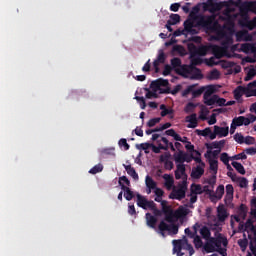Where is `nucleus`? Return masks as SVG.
Returning <instances> with one entry per match:
<instances>
[{
  "instance_id": "1",
  "label": "nucleus",
  "mask_w": 256,
  "mask_h": 256,
  "mask_svg": "<svg viewBox=\"0 0 256 256\" xmlns=\"http://www.w3.org/2000/svg\"><path fill=\"white\" fill-rule=\"evenodd\" d=\"M199 6H194L192 11L190 12L189 17L196 21L197 27H204L206 29H211L213 25V21H215V16H205V15H197L199 13Z\"/></svg>"
},
{
  "instance_id": "2",
  "label": "nucleus",
  "mask_w": 256,
  "mask_h": 256,
  "mask_svg": "<svg viewBox=\"0 0 256 256\" xmlns=\"http://www.w3.org/2000/svg\"><path fill=\"white\" fill-rule=\"evenodd\" d=\"M212 231H216L215 237L210 238V243H212L214 247L219 249L221 248V245H223V247H227V245H229V241L227 240V238L223 237V234L219 233V231H221V227H219V224H214L212 226Z\"/></svg>"
},
{
  "instance_id": "3",
  "label": "nucleus",
  "mask_w": 256,
  "mask_h": 256,
  "mask_svg": "<svg viewBox=\"0 0 256 256\" xmlns=\"http://www.w3.org/2000/svg\"><path fill=\"white\" fill-rule=\"evenodd\" d=\"M150 87L152 91H159L160 94L169 95L171 93V88H169V80L158 78L151 82Z\"/></svg>"
},
{
  "instance_id": "4",
  "label": "nucleus",
  "mask_w": 256,
  "mask_h": 256,
  "mask_svg": "<svg viewBox=\"0 0 256 256\" xmlns=\"http://www.w3.org/2000/svg\"><path fill=\"white\" fill-rule=\"evenodd\" d=\"M165 215V221L167 223H174L175 219H185L189 215V209L185 207H179L175 212L173 210Z\"/></svg>"
},
{
  "instance_id": "5",
  "label": "nucleus",
  "mask_w": 256,
  "mask_h": 256,
  "mask_svg": "<svg viewBox=\"0 0 256 256\" xmlns=\"http://www.w3.org/2000/svg\"><path fill=\"white\" fill-rule=\"evenodd\" d=\"M187 194V180H182L178 184V189L173 188L172 192L169 194V199H176L177 201H181L185 199Z\"/></svg>"
},
{
  "instance_id": "6",
  "label": "nucleus",
  "mask_w": 256,
  "mask_h": 256,
  "mask_svg": "<svg viewBox=\"0 0 256 256\" xmlns=\"http://www.w3.org/2000/svg\"><path fill=\"white\" fill-rule=\"evenodd\" d=\"M193 79H203V74L201 73V69L194 66L184 65L181 67L179 71V75H192Z\"/></svg>"
},
{
  "instance_id": "7",
  "label": "nucleus",
  "mask_w": 256,
  "mask_h": 256,
  "mask_svg": "<svg viewBox=\"0 0 256 256\" xmlns=\"http://www.w3.org/2000/svg\"><path fill=\"white\" fill-rule=\"evenodd\" d=\"M136 198V203L141 209L147 211V209L154 207L155 202L153 200H147V198L141 194H137Z\"/></svg>"
},
{
  "instance_id": "8",
  "label": "nucleus",
  "mask_w": 256,
  "mask_h": 256,
  "mask_svg": "<svg viewBox=\"0 0 256 256\" xmlns=\"http://www.w3.org/2000/svg\"><path fill=\"white\" fill-rule=\"evenodd\" d=\"M159 231H169L172 235H177L179 233V226L176 224H167L165 221H161L158 225Z\"/></svg>"
},
{
  "instance_id": "9",
  "label": "nucleus",
  "mask_w": 256,
  "mask_h": 256,
  "mask_svg": "<svg viewBox=\"0 0 256 256\" xmlns=\"http://www.w3.org/2000/svg\"><path fill=\"white\" fill-rule=\"evenodd\" d=\"M195 23H197V21L193 20V18H188L184 22V30L188 35H197V30L193 28L195 27Z\"/></svg>"
},
{
  "instance_id": "10",
  "label": "nucleus",
  "mask_w": 256,
  "mask_h": 256,
  "mask_svg": "<svg viewBox=\"0 0 256 256\" xmlns=\"http://www.w3.org/2000/svg\"><path fill=\"white\" fill-rule=\"evenodd\" d=\"M215 103L219 106V107H225L227 100L225 98H220L219 95H213L207 102L206 105H208V107H211V105H215Z\"/></svg>"
},
{
  "instance_id": "11",
  "label": "nucleus",
  "mask_w": 256,
  "mask_h": 256,
  "mask_svg": "<svg viewBox=\"0 0 256 256\" xmlns=\"http://www.w3.org/2000/svg\"><path fill=\"white\" fill-rule=\"evenodd\" d=\"M185 164H177L175 170V179L179 180L182 178V181H187V173L185 172Z\"/></svg>"
},
{
  "instance_id": "12",
  "label": "nucleus",
  "mask_w": 256,
  "mask_h": 256,
  "mask_svg": "<svg viewBox=\"0 0 256 256\" xmlns=\"http://www.w3.org/2000/svg\"><path fill=\"white\" fill-rule=\"evenodd\" d=\"M232 124L235 125L236 127H242V125H251V120H249V118L245 117V116H239V117H235L232 120Z\"/></svg>"
},
{
  "instance_id": "13",
  "label": "nucleus",
  "mask_w": 256,
  "mask_h": 256,
  "mask_svg": "<svg viewBox=\"0 0 256 256\" xmlns=\"http://www.w3.org/2000/svg\"><path fill=\"white\" fill-rule=\"evenodd\" d=\"M221 4L215 2H208L204 4V11H209V13H217L221 11Z\"/></svg>"
},
{
  "instance_id": "14",
  "label": "nucleus",
  "mask_w": 256,
  "mask_h": 256,
  "mask_svg": "<svg viewBox=\"0 0 256 256\" xmlns=\"http://www.w3.org/2000/svg\"><path fill=\"white\" fill-rule=\"evenodd\" d=\"M173 253H176L177 256H183L185 255L183 251V243L184 240H173Z\"/></svg>"
},
{
  "instance_id": "15",
  "label": "nucleus",
  "mask_w": 256,
  "mask_h": 256,
  "mask_svg": "<svg viewBox=\"0 0 256 256\" xmlns=\"http://www.w3.org/2000/svg\"><path fill=\"white\" fill-rule=\"evenodd\" d=\"M205 175V167L198 165L192 169L191 177L192 179H201Z\"/></svg>"
},
{
  "instance_id": "16",
  "label": "nucleus",
  "mask_w": 256,
  "mask_h": 256,
  "mask_svg": "<svg viewBox=\"0 0 256 256\" xmlns=\"http://www.w3.org/2000/svg\"><path fill=\"white\" fill-rule=\"evenodd\" d=\"M205 147L208 150L217 149V150L221 151V149H223V147H225V140L214 141L212 143H206Z\"/></svg>"
},
{
  "instance_id": "17",
  "label": "nucleus",
  "mask_w": 256,
  "mask_h": 256,
  "mask_svg": "<svg viewBox=\"0 0 256 256\" xmlns=\"http://www.w3.org/2000/svg\"><path fill=\"white\" fill-rule=\"evenodd\" d=\"M253 36L250 35L247 31H239L236 33V40L237 41H251Z\"/></svg>"
},
{
  "instance_id": "18",
  "label": "nucleus",
  "mask_w": 256,
  "mask_h": 256,
  "mask_svg": "<svg viewBox=\"0 0 256 256\" xmlns=\"http://www.w3.org/2000/svg\"><path fill=\"white\" fill-rule=\"evenodd\" d=\"M186 122L189 123L187 125L188 129H195L197 127L198 122H197V114H191L186 117Z\"/></svg>"
},
{
  "instance_id": "19",
  "label": "nucleus",
  "mask_w": 256,
  "mask_h": 256,
  "mask_svg": "<svg viewBox=\"0 0 256 256\" xmlns=\"http://www.w3.org/2000/svg\"><path fill=\"white\" fill-rule=\"evenodd\" d=\"M163 179L165 181L164 185L168 191H171L173 189V185H175V179H173V176L169 174H164Z\"/></svg>"
},
{
  "instance_id": "20",
  "label": "nucleus",
  "mask_w": 256,
  "mask_h": 256,
  "mask_svg": "<svg viewBox=\"0 0 256 256\" xmlns=\"http://www.w3.org/2000/svg\"><path fill=\"white\" fill-rule=\"evenodd\" d=\"M123 167L127 172V174L130 175L132 179H134V181H139V174H137V171H135L134 167H132L131 165H125V164H123Z\"/></svg>"
},
{
  "instance_id": "21",
  "label": "nucleus",
  "mask_w": 256,
  "mask_h": 256,
  "mask_svg": "<svg viewBox=\"0 0 256 256\" xmlns=\"http://www.w3.org/2000/svg\"><path fill=\"white\" fill-rule=\"evenodd\" d=\"M205 189H207V186L203 187L201 186V184H195L193 183L190 187V193L192 195H202V193L205 191Z\"/></svg>"
},
{
  "instance_id": "22",
  "label": "nucleus",
  "mask_w": 256,
  "mask_h": 256,
  "mask_svg": "<svg viewBox=\"0 0 256 256\" xmlns=\"http://www.w3.org/2000/svg\"><path fill=\"white\" fill-rule=\"evenodd\" d=\"M146 223L151 229H156L157 227V217L151 215V213H146Z\"/></svg>"
},
{
  "instance_id": "23",
  "label": "nucleus",
  "mask_w": 256,
  "mask_h": 256,
  "mask_svg": "<svg viewBox=\"0 0 256 256\" xmlns=\"http://www.w3.org/2000/svg\"><path fill=\"white\" fill-rule=\"evenodd\" d=\"M213 93H215V86L214 85L207 86L206 91L204 92V95H203L205 105H207V102L209 101V99H211V95H213Z\"/></svg>"
},
{
  "instance_id": "24",
  "label": "nucleus",
  "mask_w": 256,
  "mask_h": 256,
  "mask_svg": "<svg viewBox=\"0 0 256 256\" xmlns=\"http://www.w3.org/2000/svg\"><path fill=\"white\" fill-rule=\"evenodd\" d=\"M214 131L219 137H227L229 135V127L214 126Z\"/></svg>"
},
{
  "instance_id": "25",
  "label": "nucleus",
  "mask_w": 256,
  "mask_h": 256,
  "mask_svg": "<svg viewBox=\"0 0 256 256\" xmlns=\"http://www.w3.org/2000/svg\"><path fill=\"white\" fill-rule=\"evenodd\" d=\"M218 212V220L223 223L227 219V210L225 209V206L219 205L217 208Z\"/></svg>"
},
{
  "instance_id": "26",
  "label": "nucleus",
  "mask_w": 256,
  "mask_h": 256,
  "mask_svg": "<svg viewBox=\"0 0 256 256\" xmlns=\"http://www.w3.org/2000/svg\"><path fill=\"white\" fill-rule=\"evenodd\" d=\"M200 235L203 239H205L206 241L211 240L213 237H211V230L209 229V227L207 226H203L200 229Z\"/></svg>"
},
{
  "instance_id": "27",
  "label": "nucleus",
  "mask_w": 256,
  "mask_h": 256,
  "mask_svg": "<svg viewBox=\"0 0 256 256\" xmlns=\"http://www.w3.org/2000/svg\"><path fill=\"white\" fill-rule=\"evenodd\" d=\"M175 163H179V165H183L185 163V152L183 150L178 151V153L174 154Z\"/></svg>"
},
{
  "instance_id": "28",
  "label": "nucleus",
  "mask_w": 256,
  "mask_h": 256,
  "mask_svg": "<svg viewBox=\"0 0 256 256\" xmlns=\"http://www.w3.org/2000/svg\"><path fill=\"white\" fill-rule=\"evenodd\" d=\"M122 191H124V198L126 201H131L135 197V194L133 191H131V188L127 186H122Z\"/></svg>"
},
{
  "instance_id": "29",
  "label": "nucleus",
  "mask_w": 256,
  "mask_h": 256,
  "mask_svg": "<svg viewBox=\"0 0 256 256\" xmlns=\"http://www.w3.org/2000/svg\"><path fill=\"white\" fill-rule=\"evenodd\" d=\"M247 211H248L247 205L241 204L237 210V213L239 217H241V219L245 220L247 219Z\"/></svg>"
},
{
  "instance_id": "30",
  "label": "nucleus",
  "mask_w": 256,
  "mask_h": 256,
  "mask_svg": "<svg viewBox=\"0 0 256 256\" xmlns=\"http://www.w3.org/2000/svg\"><path fill=\"white\" fill-rule=\"evenodd\" d=\"M232 43H233V36L228 34L223 39L221 45H222L223 49H229V47H231Z\"/></svg>"
},
{
  "instance_id": "31",
  "label": "nucleus",
  "mask_w": 256,
  "mask_h": 256,
  "mask_svg": "<svg viewBox=\"0 0 256 256\" xmlns=\"http://www.w3.org/2000/svg\"><path fill=\"white\" fill-rule=\"evenodd\" d=\"M118 184L120 185L121 189H123V187H131V181L129 178H127V176L119 177Z\"/></svg>"
},
{
  "instance_id": "32",
  "label": "nucleus",
  "mask_w": 256,
  "mask_h": 256,
  "mask_svg": "<svg viewBox=\"0 0 256 256\" xmlns=\"http://www.w3.org/2000/svg\"><path fill=\"white\" fill-rule=\"evenodd\" d=\"M232 167H234V169H236L237 172L240 173V175H245L246 171H245V167L243 166V164L237 162V161H233L231 163Z\"/></svg>"
},
{
  "instance_id": "33",
  "label": "nucleus",
  "mask_w": 256,
  "mask_h": 256,
  "mask_svg": "<svg viewBox=\"0 0 256 256\" xmlns=\"http://www.w3.org/2000/svg\"><path fill=\"white\" fill-rule=\"evenodd\" d=\"M223 195H225V186L219 185L213 197H215V199L220 200V199H223Z\"/></svg>"
},
{
  "instance_id": "34",
  "label": "nucleus",
  "mask_w": 256,
  "mask_h": 256,
  "mask_svg": "<svg viewBox=\"0 0 256 256\" xmlns=\"http://www.w3.org/2000/svg\"><path fill=\"white\" fill-rule=\"evenodd\" d=\"M210 171H213L214 175H217V171H219V161L209 159Z\"/></svg>"
},
{
  "instance_id": "35",
  "label": "nucleus",
  "mask_w": 256,
  "mask_h": 256,
  "mask_svg": "<svg viewBox=\"0 0 256 256\" xmlns=\"http://www.w3.org/2000/svg\"><path fill=\"white\" fill-rule=\"evenodd\" d=\"M145 183H146V187L150 189H156L157 187V182H155V180H153V178L149 175L146 176Z\"/></svg>"
},
{
  "instance_id": "36",
  "label": "nucleus",
  "mask_w": 256,
  "mask_h": 256,
  "mask_svg": "<svg viewBox=\"0 0 256 256\" xmlns=\"http://www.w3.org/2000/svg\"><path fill=\"white\" fill-rule=\"evenodd\" d=\"M244 94V87L243 86H238L235 90H234V98L236 99V101H239V99H241V97H243Z\"/></svg>"
},
{
  "instance_id": "37",
  "label": "nucleus",
  "mask_w": 256,
  "mask_h": 256,
  "mask_svg": "<svg viewBox=\"0 0 256 256\" xmlns=\"http://www.w3.org/2000/svg\"><path fill=\"white\" fill-rule=\"evenodd\" d=\"M182 249H184L185 251H189L190 256L195 254V249H193V245L189 244L187 240H184V243L182 244Z\"/></svg>"
},
{
  "instance_id": "38",
  "label": "nucleus",
  "mask_w": 256,
  "mask_h": 256,
  "mask_svg": "<svg viewBox=\"0 0 256 256\" xmlns=\"http://www.w3.org/2000/svg\"><path fill=\"white\" fill-rule=\"evenodd\" d=\"M158 146H155V144H152V151L153 153L159 154L161 151H167V146H163L161 143H157Z\"/></svg>"
},
{
  "instance_id": "39",
  "label": "nucleus",
  "mask_w": 256,
  "mask_h": 256,
  "mask_svg": "<svg viewBox=\"0 0 256 256\" xmlns=\"http://www.w3.org/2000/svg\"><path fill=\"white\" fill-rule=\"evenodd\" d=\"M161 117H167V115H173V109H168L165 104L160 105Z\"/></svg>"
},
{
  "instance_id": "40",
  "label": "nucleus",
  "mask_w": 256,
  "mask_h": 256,
  "mask_svg": "<svg viewBox=\"0 0 256 256\" xmlns=\"http://www.w3.org/2000/svg\"><path fill=\"white\" fill-rule=\"evenodd\" d=\"M193 49H194V54L195 55H200L202 57L207 55V48L205 46H201L199 48L193 46Z\"/></svg>"
},
{
  "instance_id": "41",
  "label": "nucleus",
  "mask_w": 256,
  "mask_h": 256,
  "mask_svg": "<svg viewBox=\"0 0 256 256\" xmlns=\"http://www.w3.org/2000/svg\"><path fill=\"white\" fill-rule=\"evenodd\" d=\"M204 251L206 253H215V246L214 244L211 242V240H208V242L205 243L204 245Z\"/></svg>"
},
{
  "instance_id": "42",
  "label": "nucleus",
  "mask_w": 256,
  "mask_h": 256,
  "mask_svg": "<svg viewBox=\"0 0 256 256\" xmlns=\"http://www.w3.org/2000/svg\"><path fill=\"white\" fill-rule=\"evenodd\" d=\"M221 153V150H208L207 153L205 154V157H208V159H211L213 157L214 160H217V157H219V154Z\"/></svg>"
},
{
  "instance_id": "43",
  "label": "nucleus",
  "mask_w": 256,
  "mask_h": 256,
  "mask_svg": "<svg viewBox=\"0 0 256 256\" xmlns=\"http://www.w3.org/2000/svg\"><path fill=\"white\" fill-rule=\"evenodd\" d=\"M165 134L168 135L169 137H173L174 141L181 139V135L177 134V132H175L174 129L166 130Z\"/></svg>"
},
{
  "instance_id": "44",
  "label": "nucleus",
  "mask_w": 256,
  "mask_h": 256,
  "mask_svg": "<svg viewBox=\"0 0 256 256\" xmlns=\"http://www.w3.org/2000/svg\"><path fill=\"white\" fill-rule=\"evenodd\" d=\"M101 171H103V164H97L89 170V173L91 175H97V173H101Z\"/></svg>"
},
{
  "instance_id": "45",
  "label": "nucleus",
  "mask_w": 256,
  "mask_h": 256,
  "mask_svg": "<svg viewBox=\"0 0 256 256\" xmlns=\"http://www.w3.org/2000/svg\"><path fill=\"white\" fill-rule=\"evenodd\" d=\"M162 213H164V215H166L167 213H171L173 211V209H171V206L167 205V200H163L162 204Z\"/></svg>"
},
{
  "instance_id": "46",
  "label": "nucleus",
  "mask_w": 256,
  "mask_h": 256,
  "mask_svg": "<svg viewBox=\"0 0 256 256\" xmlns=\"http://www.w3.org/2000/svg\"><path fill=\"white\" fill-rule=\"evenodd\" d=\"M171 65H172L173 69H177V67H180V69L178 70V73H179V71H181V67H183L181 65V59L180 58H172L171 59Z\"/></svg>"
},
{
  "instance_id": "47",
  "label": "nucleus",
  "mask_w": 256,
  "mask_h": 256,
  "mask_svg": "<svg viewBox=\"0 0 256 256\" xmlns=\"http://www.w3.org/2000/svg\"><path fill=\"white\" fill-rule=\"evenodd\" d=\"M172 25H177L181 21V16L179 14H171L168 20Z\"/></svg>"
},
{
  "instance_id": "48",
  "label": "nucleus",
  "mask_w": 256,
  "mask_h": 256,
  "mask_svg": "<svg viewBox=\"0 0 256 256\" xmlns=\"http://www.w3.org/2000/svg\"><path fill=\"white\" fill-rule=\"evenodd\" d=\"M194 245L196 247V249H201V247H203V240H201V236L196 235L194 238Z\"/></svg>"
},
{
  "instance_id": "49",
  "label": "nucleus",
  "mask_w": 256,
  "mask_h": 256,
  "mask_svg": "<svg viewBox=\"0 0 256 256\" xmlns=\"http://www.w3.org/2000/svg\"><path fill=\"white\" fill-rule=\"evenodd\" d=\"M195 153L197 156L196 157L193 156V161H195L196 163H199V165L201 167H205V162H203V160H201V152L195 151Z\"/></svg>"
},
{
  "instance_id": "50",
  "label": "nucleus",
  "mask_w": 256,
  "mask_h": 256,
  "mask_svg": "<svg viewBox=\"0 0 256 256\" xmlns=\"http://www.w3.org/2000/svg\"><path fill=\"white\" fill-rule=\"evenodd\" d=\"M221 76V73L219 72V70L214 69L210 72L209 74V79L210 80H215V79H219V77Z\"/></svg>"
},
{
  "instance_id": "51",
  "label": "nucleus",
  "mask_w": 256,
  "mask_h": 256,
  "mask_svg": "<svg viewBox=\"0 0 256 256\" xmlns=\"http://www.w3.org/2000/svg\"><path fill=\"white\" fill-rule=\"evenodd\" d=\"M234 141L240 145H243V143H245V137L242 134L236 133L234 135Z\"/></svg>"
},
{
  "instance_id": "52",
  "label": "nucleus",
  "mask_w": 256,
  "mask_h": 256,
  "mask_svg": "<svg viewBox=\"0 0 256 256\" xmlns=\"http://www.w3.org/2000/svg\"><path fill=\"white\" fill-rule=\"evenodd\" d=\"M231 159L233 161H239L240 159L245 160V159H247V154H245V152H241L239 154L232 156Z\"/></svg>"
},
{
  "instance_id": "53",
  "label": "nucleus",
  "mask_w": 256,
  "mask_h": 256,
  "mask_svg": "<svg viewBox=\"0 0 256 256\" xmlns=\"http://www.w3.org/2000/svg\"><path fill=\"white\" fill-rule=\"evenodd\" d=\"M135 99L139 102L141 109H145V107H147V103L145 102V98L143 96H136Z\"/></svg>"
},
{
  "instance_id": "54",
  "label": "nucleus",
  "mask_w": 256,
  "mask_h": 256,
  "mask_svg": "<svg viewBox=\"0 0 256 256\" xmlns=\"http://www.w3.org/2000/svg\"><path fill=\"white\" fill-rule=\"evenodd\" d=\"M204 91H205V88H200V89H197V90H195V88H194V89H192V96L194 98L201 97V95H203Z\"/></svg>"
},
{
  "instance_id": "55",
  "label": "nucleus",
  "mask_w": 256,
  "mask_h": 256,
  "mask_svg": "<svg viewBox=\"0 0 256 256\" xmlns=\"http://www.w3.org/2000/svg\"><path fill=\"white\" fill-rule=\"evenodd\" d=\"M256 76V70L255 69H250L247 73V76L244 78L245 81H251L253 77Z\"/></svg>"
},
{
  "instance_id": "56",
  "label": "nucleus",
  "mask_w": 256,
  "mask_h": 256,
  "mask_svg": "<svg viewBox=\"0 0 256 256\" xmlns=\"http://www.w3.org/2000/svg\"><path fill=\"white\" fill-rule=\"evenodd\" d=\"M195 107H196V106H195L194 103L189 102V103L186 105L184 111H185V113H193V111H195Z\"/></svg>"
},
{
  "instance_id": "57",
  "label": "nucleus",
  "mask_w": 256,
  "mask_h": 256,
  "mask_svg": "<svg viewBox=\"0 0 256 256\" xmlns=\"http://www.w3.org/2000/svg\"><path fill=\"white\" fill-rule=\"evenodd\" d=\"M245 229H250L252 231H255V225H253V219L249 218L246 223L244 224Z\"/></svg>"
},
{
  "instance_id": "58",
  "label": "nucleus",
  "mask_w": 256,
  "mask_h": 256,
  "mask_svg": "<svg viewBox=\"0 0 256 256\" xmlns=\"http://www.w3.org/2000/svg\"><path fill=\"white\" fill-rule=\"evenodd\" d=\"M161 122V118H152L147 122L148 127H155L157 123Z\"/></svg>"
},
{
  "instance_id": "59",
  "label": "nucleus",
  "mask_w": 256,
  "mask_h": 256,
  "mask_svg": "<svg viewBox=\"0 0 256 256\" xmlns=\"http://www.w3.org/2000/svg\"><path fill=\"white\" fill-rule=\"evenodd\" d=\"M220 161H222V163H224V165H228V163H229V154H227V152H223L220 155Z\"/></svg>"
},
{
  "instance_id": "60",
  "label": "nucleus",
  "mask_w": 256,
  "mask_h": 256,
  "mask_svg": "<svg viewBox=\"0 0 256 256\" xmlns=\"http://www.w3.org/2000/svg\"><path fill=\"white\" fill-rule=\"evenodd\" d=\"M193 89H195V85L188 86L185 90H183L182 97H187V95L193 93Z\"/></svg>"
},
{
  "instance_id": "61",
  "label": "nucleus",
  "mask_w": 256,
  "mask_h": 256,
  "mask_svg": "<svg viewBox=\"0 0 256 256\" xmlns=\"http://www.w3.org/2000/svg\"><path fill=\"white\" fill-rule=\"evenodd\" d=\"M198 135H201L202 137H209V133H211V128H205L204 130H197Z\"/></svg>"
},
{
  "instance_id": "62",
  "label": "nucleus",
  "mask_w": 256,
  "mask_h": 256,
  "mask_svg": "<svg viewBox=\"0 0 256 256\" xmlns=\"http://www.w3.org/2000/svg\"><path fill=\"white\" fill-rule=\"evenodd\" d=\"M248 185H249V181L247 180V178L245 177L240 178L239 187H241V189H245Z\"/></svg>"
},
{
  "instance_id": "63",
  "label": "nucleus",
  "mask_w": 256,
  "mask_h": 256,
  "mask_svg": "<svg viewBox=\"0 0 256 256\" xmlns=\"http://www.w3.org/2000/svg\"><path fill=\"white\" fill-rule=\"evenodd\" d=\"M244 143L246 145H255V137L247 136L246 138H244Z\"/></svg>"
},
{
  "instance_id": "64",
  "label": "nucleus",
  "mask_w": 256,
  "mask_h": 256,
  "mask_svg": "<svg viewBox=\"0 0 256 256\" xmlns=\"http://www.w3.org/2000/svg\"><path fill=\"white\" fill-rule=\"evenodd\" d=\"M244 94L246 97H253V89H251L249 86L244 87Z\"/></svg>"
}]
</instances>
